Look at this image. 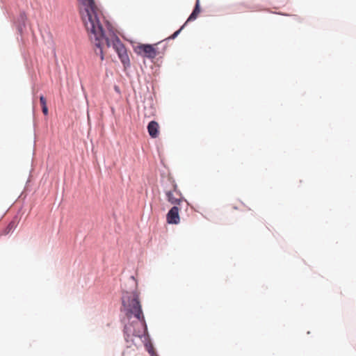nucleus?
Here are the masks:
<instances>
[{"label":"nucleus","mask_w":356,"mask_h":356,"mask_svg":"<svg viewBox=\"0 0 356 356\" xmlns=\"http://www.w3.org/2000/svg\"><path fill=\"white\" fill-rule=\"evenodd\" d=\"M77 1L81 19L90 39L99 51L98 52L95 50L96 54H99L101 60H104V47L113 46L123 65H129L130 60L124 45L111 29L110 24L106 21L102 10L95 0Z\"/></svg>","instance_id":"1"},{"label":"nucleus","mask_w":356,"mask_h":356,"mask_svg":"<svg viewBox=\"0 0 356 356\" xmlns=\"http://www.w3.org/2000/svg\"><path fill=\"white\" fill-rule=\"evenodd\" d=\"M122 311L128 322L125 324L124 332L127 341H133V337H140L142 328L145 326L144 315L137 291H126L122 297Z\"/></svg>","instance_id":"2"},{"label":"nucleus","mask_w":356,"mask_h":356,"mask_svg":"<svg viewBox=\"0 0 356 356\" xmlns=\"http://www.w3.org/2000/svg\"><path fill=\"white\" fill-rule=\"evenodd\" d=\"M164 193L167 200L172 204L179 205L184 200L181 192L178 190L177 184L171 179L165 183Z\"/></svg>","instance_id":"3"},{"label":"nucleus","mask_w":356,"mask_h":356,"mask_svg":"<svg viewBox=\"0 0 356 356\" xmlns=\"http://www.w3.org/2000/svg\"><path fill=\"white\" fill-rule=\"evenodd\" d=\"M157 44H138L134 47L135 52L148 58H154L159 54L156 46Z\"/></svg>","instance_id":"4"},{"label":"nucleus","mask_w":356,"mask_h":356,"mask_svg":"<svg viewBox=\"0 0 356 356\" xmlns=\"http://www.w3.org/2000/svg\"><path fill=\"white\" fill-rule=\"evenodd\" d=\"M200 13V1H199V0H197L195 8L193 10L192 13L191 14V15L189 16V17L188 18L186 23L178 31H175L171 36L168 37V39H172V40L175 39L179 34L181 31L183 29L184 25L188 22L195 20L197 17Z\"/></svg>","instance_id":"5"},{"label":"nucleus","mask_w":356,"mask_h":356,"mask_svg":"<svg viewBox=\"0 0 356 356\" xmlns=\"http://www.w3.org/2000/svg\"><path fill=\"white\" fill-rule=\"evenodd\" d=\"M179 209L177 205L172 207L166 215V220L169 224L177 225L180 222Z\"/></svg>","instance_id":"6"},{"label":"nucleus","mask_w":356,"mask_h":356,"mask_svg":"<svg viewBox=\"0 0 356 356\" xmlns=\"http://www.w3.org/2000/svg\"><path fill=\"white\" fill-rule=\"evenodd\" d=\"M18 223V218L15 217L3 229L0 231V236H6L12 232L17 227Z\"/></svg>","instance_id":"7"},{"label":"nucleus","mask_w":356,"mask_h":356,"mask_svg":"<svg viewBox=\"0 0 356 356\" xmlns=\"http://www.w3.org/2000/svg\"><path fill=\"white\" fill-rule=\"evenodd\" d=\"M159 125L156 121H151L147 125V131L149 136L153 138H157L159 134Z\"/></svg>","instance_id":"8"},{"label":"nucleus","mask_w":356,"mask_h":356,"mask_svg":"<svg viewBox=\"0 0 356 356\" xmlns=\"http://www.w3.org/2000/svg\"><path fill=\"white\" fill-rule=\"evenodd\" d=\"M146 348L149 353L151 355V356H157L154 348L152 344L146 345Z\"/></svg>","instance_id":"9"},{"label":"nucleus","mask_w":356,"mask_h":356,"mask_svg":"<svg viewBox=\"0 0 356 356\" xmlns=\"http://www.w3.org/2000/svg\"><path fill=\"white\" fill-rule=\"evenodd\" d=\"M40 102L42 106H47V100L45 97L43 95H41L40 97Z\"/></svg>","instance_id":"10"},{"label":"nucleus","mask_w":356,"mask_h":356,"mask_svg":"<svg viewBox=\"0 0 356 356\" xmlns=\"http://www.w3.org/2000/svg\"><path fill=\"white\" fill-rule=\"evenodd\" d=\"M42 113L44 115H47L48 114V108L47 106H42Z\"/></svg>","instance_id":"11"}]
</instances>
